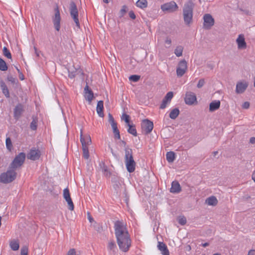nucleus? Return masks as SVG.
Listing matches in <instances>:
<instances>
[{
  "mask_svg": "<svg viewBox=\"0 0 255 255\" xmlns=\"http://www.w3.org/2000/svg\"><path fill=\"white\" fill-rule=\"evenodd\" d=\"M114 228L120 249L124 252H127L131 246V240L128 232L125 228L123 223L119 221L115 222Z\"/></svg>",
  "mask_w": 255,
  "mask_h": 255,
  "instance_id": "obj_1",
  "label": "nucleus"
},
{
  "mask_svg": "<svg viewBox=\"0 0 255 255\" xmlns=\"http://www.w3.org/2000/svg\"><path fill=\"white\" fill-rule=\"evenodd\" d=\"M195 4L192 0L186 2L183 8V15L184 23L190 25L193 21V9Z\"/></svg>",
  "mask_w": 255,
  "mask_h": 255,
  "instance_id": "obj_2",
  "label": "nucleus"
},
{
  "mask_svg": "<svg viewBox=\"0 0 255 255\" xmlns=\"http://www.w3.org/2000/svg\"><path fill=\"white\" fill-rule=\"evenodd\" d=\"M125 151V164L127 169L129 173L134 171L136 163L134 161L132 155V150L129 147H126Z\"/></svg>",
  "mask_w": 255,
  "mask_h": 255,
  "instance_id": "obj_3",
  "label": "nucleus"
},
{
  "mask_svg": "<svg viewBox=\"0 0 255 255\" xmlns=\"http://www.w3.org/2000/svg\"><path fill=\"white\" fill-rule=\"evenodd\" d=\"M16 175L17 173L15 170L9 166L6 172L0 174V182L3 184L11 183L15 179Z\"/></svg>",
  "mask_w": 255,
  "mask_h": 255,
  "instance_id": "obj_4",
  "label": "nucleus"
},
{
  "mask_svg": "<svg viewBox=\"0 0 255 255\" xmlns=\"http://www.w3.org/2000/svg\"><path fill=\"white\" fill-rule=\"evenodd\" d=\"M25 159V154L24 152H20L16 155L12 162L10 164L9 167L14 170L20 167L23 164Z\"/></svg>",
  "mask_w": 255,
  "mask_h": 255,
  "instance_id": "obj_5",
  "label": "nucleus"
},
{
  "mask_svg": "<svg viewBox=\"0 0 255 255\" xmlns=\"http://www.w3.org/2000/svg\"><path fill=\"white\" fill-rule=\"evenodd\" d=\"M70 15L74 21L76 26L78 28L80 27V24L78 19V11L75 3L72 1L70 3Z\"/></svg>",
  "mask_w": 255,
  "mask_h": 255,
  "instance_id": "obj_6",
  "label": "nucleus"
},
{
  "mask_svg": "<svg viewBox=\"0 0 255 255\" xmlns=\"http://www.w3.org/2000/svg\"><path fill=\"white\" fill-rule=\"evenodd\" d=\"M161 9L164 12L172 13L178 10V6L175 1H171L162 4Z\"/></svg>",
  "mask_w": 255,
  "mask_h": 255,
  "instance_id": "obj_7",
  "label": "nucleus"
},
{
  "mask_svg": "<svg viewBox=\"0 0 255 255\" xmlns=\"http://www.w3.org/2000/svg\"><path fill=\"white\" fill-rule=\"evenodd\" d=\"M54 15L52 17V22L56 30L59 31L60 29L61 16L58 5L54 8Z\"/></svg>",
  "mask_w": 255,
  "mask_h": 255,
  "instance_id": "obj_8",
  "label": "nucleus"
},
{
  "mask_svg": "<svg viewBox=\"0 0 255 255\" xmlns=\"http://www.w3.org/2000/svg\"><path fill=\"white\" fill-rule=\"evenodd\" d=\"M141 127L144 134H148L150 133L153 128V123L148 119H144L142 120Z\"/></svg>",
  "mask_w": 255,
  "mask_h": 255,
  "instance_id": "obj_9",
  "label": "nucleus"
},
{
  "mask_svg": "<svg viewBox=\"0 0 255 255\" xmlns=\"http://www.w3.org/2000/svg\"><path fill=\"white\" fill-rule=\"evenodd\" d=\"M187 70V63L185 59L179 61L176 69V73L178 77H181L186 73Z\"/></svg>",
  "mask_w": 255,
  "mask_h": 255,
  "instance_id": "obj_10",
  "label": "nucleus"
},
{
  "mask_svg": "<svg viewBox=\"0 0 255 255\" xmlns=\"http://www.w3.org/2000/svg\"><path fill=\"white\" fill-rule=\"evenodd\" d=\"M203 28L206 29H210L214 25L215 20L210 14H205L203 16Z\"/></svg>",
  "mask_w": 255,
  "mask_h": 255,
  "instance_id": "obj_11",
  "label": "nucleus"
},
{
  "mask_svg": "<svg viewBox=\"0 0 255 255\" xmlns=\"http://www.w3.org/2000/svg\"><path fill=\"white\" fill-rule=\"evenodd\" d=\"M196 95L191 92H187L185 94L184 101L185 103L188 105H192L197 101Z\"/></svg>",
  "mask_w": 255,
  "mask_h": 255,
  "instance_id": "obj_12",
  "label": "nucleus"
},
{
  "mask_svg": "<svg viewBox=\"0 0 255 255\" xmlns=\"http://www.w3.org/2000/svg\"><path fill=\"white\" fill-rule=\"evenodd\" d=\"M24 111V110L23 105L21 104H17L14 109L13 117L14 119L17 120H18L20 118Z\"/></svg>",
  "mask_w": 255,
  "mask_h": 255,
  "instance_id": "obj_13",
  "label": "nucleus"
},
{
  "mask_svg": "<svg viewBox=\"0 0 255 255\" xmlns=\"http://www.w3.org/2000/svg\"><path fill=\"white\" fill-rule=\"evenodd\" d=\"M84 93L85 99L87 100L89 103H91L94 98V93L92 90L89 88L87 83L84 88Z\"/></svg>",
  "mask_w": 255,
  "mask_h": 255,
  "instance_id": "obj_14",
  "label": "nucleus"
},
{
  "mask_svg": "<svg viewBox=\"0 0 255 255\" xmlns=\"http://www.w3.org/2000/svg\"><path fill=\"white\" fill-rule=\"evenodd\" d=\"M40 156V151L38 149H31L27 155L28 159L32 160L38 159Z\"/></svg>",
  "mask_w": 255,
  "mask_h": 255,
  "instance_id": "obj_15",
  "label": "nucleus"
},
{
  "mask_svg": "<svg viewBox=\"0 0 255 255\" xmlns=\"http://www.w3.org/2000/svg\"><path fill=\"white\" fill-rule=\"evenodd\" d=\"M173 97V93L172 92H168L165 97L163 98L162 103L160 105V108L164 109L166 108L168 103H169Z\"/></svg>",
  "mask_w": 255,
  "mask_h": 255,
  "instance_id": "obj_16",
  "label": "nucleus"
},
{
  "mask_svg": "<svg viewBox=\"0 0 255 255\" xmlns=\"http://www.w3.org/2000/svg\"><path fill=\"white\" fill-rule=\"evenodd\" d=\"M239 49H245L247 47V43L245 41L244 36L242 34L239 35L236 40Z\"/></svg>",
  "mask_w": 255,
  "mask_h": 255,
  "instance_id": "obj_17",
  "label": "nucleus"
},
{
  "mask_svg": "<svg viewBox=\"0 0 255 255\" xmlns=\"http://www.w3.org/2000/svg\"><path fill=\"white\" fill-rule=\"evenodd\" d=\"M80 141L82 146H83V144L88 146V145L90 144L92 142L91 138L89 135H86L85 136L83 135L82 129H81Z\"/></svg>",
  "mask_w": 255,
  "mask_h": 255,
  "instance_id": "obj_18",
  "label": "nucleus"
},
{
  "mask_svg": "<svg viewBox=\"0 0 255 255\" xmlns=\"http://www.w3.org/2000/svg\"><path fill=\"white\" fill-rule=\"evenodd\" d=\"M248 86L247 82H239L237 84L236 91L238 94H241L244 92Z\"/></svg>",
  "mask_w": 255,
  "mask_h": 255,
  "instance_id": "obj_19",
  "label": "nucleus"
},
{
  "mask_svg": "<svg viewBox=\"0 0 255 255\" xmlns=\"http://www.w3.org/2000/svg\"><path fill=\"white\" fill-rule=\"evenodd\" d=\"M157 248L163 255H169L167 247L163 242H158Z\"/></svg>",
  "mask_w": 255,
  "mask_h": 255,
  "instance_id": "obj_20",
  "label": "nucleus"
},
{
  "mask_svg": "<svg viewBox=\"0 0 255 255\" xmlns=\"http://www.w3.org/2000/svg\"><path fill=\"white\" fill-rule=\"evenodd\" d=\"M181 190V188L179 182L177 181H174L171 184L170 192L173 193H179Z\"/></svg>",
  "mask_w": 255,
  "mask_h": 255,
  "instance_id": "obj_21",
  "label": "nucleus"
},
{
  "mask_svg": "<svg viewBox=\"0 0 255 255\" xmlns=\"http://www.w3.org/2000/svg\"><path fill=\"white\" fill-rule=\"evenodd\" d=\"M104 109V102L103 101H98L97 105L96 110L97 114L100 117H104V114L103 113Z\"/></svg>",
  "mask_w": 255,
  "mask_h": 255,
  "instance_id": "obj_22",
  "label": "nucleus"
},
{
  "mask_svg": "<svg viewBox=\"0 0 255 255\" xmlns=\"http://www.w3.org/2000/svg\"><path fill=\"white\" fill-rule=\"evenodd\" d=\"M220 104L221 103L220 101L215 100L212 102L209 105L210 112H212L219 109L220 107Z\"/></svg>",
  "mask_w": 255,
  "mask_h": 255,
  "instance_id": "obj_23",
  "label": "nucleus"
},
{
  "mask_svg": "<svg viewBox=\"0 0 255 255\" xmlns=\"http://www.w3.org/2000/svg\"><path fill=\"white\" fill-rule=\"evenodd\" d=\"M127 126L128 128V132L129 133L133 135V136H137V132H136V129L135 128V125L132 123H131L130 124H128Z\"/></svg>",
  "mask_w": 255,
  "mask_h": 255,
  "instance_id": "obj_24",
  "label": "nucleus"
},
{
  "mask_svg": "<svg viewBox=\"0 0 255 255\" xmlns=\"http://www.w3.org/2000/svg\"><path fill=\"white\" fill-rule=\"evenodd\" d=\"M0 87L2 90L3 94L5 95V96L6 98H9L10 96H9V93L8 89L7 87V86L6 85L5 83L2 81H1L0 82Z\"/></svg>",
  "mask_w": 255,
  "mask_h": 255,
  "instance_id": "obj_25",
  "label": "nucleus"
},
{
  "mask_svg": "<svg viewBox=\"0 0 255 255\" xmlns=\"http://www.w3.org/2000/svg\"><path fill=\"white\" fill-rule=\"evenodd\" d=\"M206 203L209 205L216 206L218 203V200L216 197L212 196L207 198Z\"/></svg>",
  "mask_w": 255,
  "mask_h": 255,
  "instance_id": "obj_26",
  "label": "nucleus"
},
{
  "mask_svg": "<svg viewBox=\"0 0 255 255\" xmlns=\"http://www.w3.org/2000/svg\"><path fill=\"white\" fill-rule=\"evenodd\" d=\"M166 157L168 162H172L175 159V154L173 151H168L166 153Z\"/></svg>",
  "mask_w": 255,
  "mask_h": 255,
  "instance_id": "obj_27",
  "label": "nucleus"
},
{
  "mask_svg": "<svg viewBox=\"0 0 255 255\" xmlns=\"http://www.w3.org/2000/svg\"><path fill=\"white\" fill-rule=\"evenodd\" d=\"M180 111L178 108H175L171 111L169 117L171 119L175 120L179 115Z\"/></svg>",
  "mask_w": 255,
  "mask_h": 255,
  "instance_id": "obj_28",
  "label": "nucleus"
},
{
  "mask_svg": "<svg viewBox=\"0 0 255 255\" xmlns=\"http://www.w3.org/2000/svg\"><path fill=\"white\" fill-rule=\"evenodd\" d=\"M32 121L30 125V128L32 130H35L37 128L38 119L36 117L32 116Z\"/></svg>",
  "mask_w": 255,
  "mask_h": 255,
  "instance_id": "obj_29",
  "label": "nucleus"
},
{
  "mask_svg": "<svg viewBox=\"0 0 255 255\" xmlns=\"http://www.w3.org/2000/svg\"><path fill=\"white\" fill-rule=\"evenodd\" d=\"M136 5L137 7L144 8L147 6V1L146 0H138Z\"/></svg>",
  "mask_w": 255,
  "mask_h": 255,
  "instance_id": "obj_30",
  "label": "nucleus"
},
{
  "mask_svg": "<svg viewBox=\"0 0 255 255\" xmlns=\"http://www.w3.org/2000/svg\"><path fill=\"white\" fill-rule=\"evenodd\" d=\"M10 247L13 251L18 250L19 247L18 242L15 240L11 241L10 243Z\"/></svg>",
  "mask_w": 255,
  "mask_h": 255,
  "instance_id": "obj_31",
  "label": "nucleus"
},
{
  "mask_svg": "<svg viewBox=\"0 0 255 255\" xmlns=\"http://www.w3.org/2000/svg\"><path fill=\"white\" fill-rule=\"evenodd\" d=\"M183 50V46L179 45L176 47L174 50V53L177 57H180L182 55Z\"/></svg>",
  "mask_w": 255,
  "mask_h": 255,
  "instance_id": "obj_32",
  "label": "nucleus"
},
{
  "mask_svg": "<svg viewBox=\"0 0 255 255\" xmlns=\"http://www.w3.org/2000/svg\"><path fill=\"white\" fill-rule=\"evenodd\" d=\"M108 249L114 252L115 250L117 249V246L114 240H110L108 245Z\"/></svg>",
  "mask_w": 255,
  "mask_h": 255,
  "instance_id": "obj_33",
  "label": "nucleus"
},
{
  "mask_svg": "<svg viewBox=\"0 0 255 255\" xmlns=\"http://www.w3.org/2000/svg\"><path fill=\"white\" fill-rule=\"evenodd\" d=\"M82 150L83 157L85 159H88L89 157V153L88 146L84 145V144H83V146H82Z\"/></svg>",
  "mask_w": 255,
  "mask_h": 255,
  "instance_id": "obj_34",
  "label": "nucleus"
},
{
  "mask_svg": "<svg viewBox=\"0 0 255 255\" xmlns=\"http://www.w3.org/2000/svg\"><path fill=\"white\" fill-rule=\"evenodd\" d=\"M7 70V66L6 62L1 58H0V70L6 71Z\"/></svg>",
  "mask_w": 255,
  "mask_h": 255,
  "instance_id": "obj_35",
  "label": "nucleus"
},
{
  "mask_svg": "<svg viewBox=\"0 0 255 255\" xmlns=\"http://www.w3.org/2000/svg\"><path fill=\"white\" fill-rule=\"evenodd\" d=\"M2 52L4 56L6 57L8 59H11V54L9 50L6 47H3Z\"/></svg>",
  "mask_w": 255,
  "mask_h": 255,
  "instance_id": "obj_36",
  "label": "nucleus"
},
{
  "mask_svg": "<svg viewBox=\"0 0 255 255\" xmlns=\"http://www.w3.org/2000/svg\"><path fill=\"white\" fill-rule=\"evenodd\" d=\"M128 7L126 5H124L122 6V9L120 10L119 12V17H122L127 12Z\"/></svg>",
  "mask_w": 255,
  "mask_h": 255,
  "instance_id": "obj_37",
  "label": "nucleus"
},
{
  "mask_svg": "<svg viewBox=\"0 0 255 255\" xmlns=\"http://www.w3.org/2000/svg\"><path fill=\"white\" fill-rule=\"evenodd\" d=\"M122 119L124 120L127 125L130 124V117L129 115L126 114H123L122 117Z\"/></svg>",
  "mask_w": 255,
  "mask_h": 255,
  "instance_id": "obj_38",
  "label": "nucleus"
},
{
  "mask_svg": "<svg viewBox=\"0 0 255 255\" xmlns=\"http://www.w3.org/2000/svg\"><path fill=\"white\" fill-rule=\"evenodd\" d=\"M94 227L95 229L99 233H101L103 231V228L101 224L95 223Z\"/></svg>",
  "mask_w": 255,
  "mask_h": 255,
  "instance_id": "obj_39",
  "label": "nucleus"
},
{
  "mask_svg": "<svg viewBox=\"0 0 255 255\" xmlns=\"http://www.w3.org/2000/svg\"><path fill=\"white\" fill-rule=\"evenodd\" d=\"M63 197L65 200L71 198L69 190L67 188L64 189L63 190Z\"/></svg>",
  "mask_w": 255,
  "mask_h": 255,
  "instance_id": "obj_40",
  "label": "nucleus"
},
{
  "mask_svg": "<svg viewBox=\"0 0 255 255\" xmlns=\"http://www.w3.org/2000/svg\"><path fill=\"white\" fill-rule=\"evenodd\" d=\"M5 142L6 148H7V149L10 151L12 147V145L10 137H7L6 138Z\"/></svg>",
  "mask_w": 255,
  "mask_h": 255,
  "instance_id": "obj_41",
  "label": "nucleus"
},
{
  "mask_svg": "<svg viewBox=\"0 0 255 255\" xmlns=\"http://www.w3.org/2000/svg\"><path fill=\"white\" fill-rule=\"evenodd\" d=\"M65 200L67 201V204L68 205V209L71 211L73 210L74 208V206L71 198H69Z\"/></svg>",
  "mask_w": 255,
  "mask_h": 255,
  "instance_id": "obj_42",
  "label": "nucleus"
},
{
  "mask_svg": "<svg viewBox=\"0 0 255 255\" xmlns=\"http://www.w3.org/2000/svg\"><path fill=\"white\" fill-rule=\"evenodd\" d=\"M178 222L181 225H184L186 224L187 220L184 216H180L178 218Z\"/></svg>",
  "mask_w": 255,
  "mask_h": 255,
  "instance_id": "obj_43",
  "label": "nucleus"
},
{
  "mask_svg": "<svg viewBox=\"0 0 255 255\" xmlns=\"http://www.w3.org/2000/svg\"><path fill=\"white\" fill-rule=\"evenodd\" d=\"M140 78V76L139 75H131L129 77V80H130L131 81L136 82H137L139 80Z\"/></svg>",
  "mask_w": 255,
  "mask_h": 255,
  "instance_id": "obj_44",
  "label": "nucleus"
},
{
  "mask_svg": "<svg viewBox=\"0 0 255 255\" xmlns=\"http://www.w3.org/2000/svg\"><path fill=\"white\" fill-rule=\"evenodd\" d=\"M28 249L27 246H23L20 250V255H28Z\"/></svg>",
  "mask_w": 255,
  "mask_h": 255,
  "instance_id": "obj_45",
  "label": "nucleus"
},
{
  "mask_svg": "<svg viewBox=\"0 0 255 255\" xmlns=\"http://www.w3.org/2000/svg\"><path fill=\"white\" fill-rule=\"evenodd\" d=\"M108 118H109V122L111 124V126L117 124V123L115 121V120H114L113 116L111 114H109Z\"/></svg>",
  "mask_w": 255,
  "mask_h": 255,
  "instance_id": "obj_46",
  "label": "nucleus"
},
{
  "mask_svg": "<svg viewBox=\"0 0 255 255\" xmlns=\"http://www.w3.org/2000/svg\"><path fill=\"white\" fill-rule=\"evenodd\" d=\"M205 82L204 79H201L198 81V83L197 84V87L198 88H202L205 84Z\"/></svg>",
  "mask_w": 255,
  "mask_h": 255,
  "instance_id": "obj_47",
  "label": "nucleus"
},
{
  "mask_svg": "<svg viewBox=\"0 0 255 255\" xmlns=\"http://www.w3.org/2000/svg\"><path fill=\"white\" fill-rule=\"evenodd\" d=\"M7 79L8 81L10 82L12 84H14L17 81V79L14 77H13L11 75H8L7 77Z\"/></svg>",
  "mask_w": 255,
  "mask_h": 255,
  "instance_id": "obj_48",
  "label": "nucleus"
},
{
  "mask_svg": "<svg viewBox=\"0 0 255 255\" xmlns=\"http://www.w3.org/2000/svg\"><path fill=\"white\" fill-rule=\"evenodd\" d=\"M112 128H113V131L114 134H115L117 132H120V131L118 128V127H117V124L114 125V126H112Z\"/></svg>",
  "mask_w": 255,
  "mask_h": 255,
  "instance_id": "obj_49",
  "label": "nucleus"
},
{
  "mask_svg": "<svg viewBox=\"0 0 255 255\" xmlns=\"http://www.w3.org/2000/svg\"><path fill=\"white\" fill-rule=\"evenodd\" d=\"M129 16L132 19H134L136 18L135 14L134 12L132 10L130 11L128 13Z\"/></svg>",
  "mask_w": 255,
  "mask_h": 255,
  "instance_id": "obj_50",
  "label": "nucleus"
},
{
  "mask_svg": "<svg viewBox=\"0 0 255 255\" xmlns=\"http://www.w3.org/2000/svg\"><path fill=\"white\" fill-rule=\"evenodd\" d=\"M250 103L248 102H245L242 105V108L245 109H247L250 107Z\"/></svg>",
  "mask_w": 255,
  "mask_h": 255,
  "instance_id": "obj_51",
  "label": "nucleus"
},
{
  "mask_svg": "<svg viewBox=\"0 0 255 255\" xmlns=\"http://www.w3.org/2000/svg\"><path fill=\"white\" fill-rule=\"evenodd\" d=\"M69 72V77L72 79L73 78H74L76 76V71H73V72H70L69 70L68 71Z\"/></svg>",
  "mask_w": 255,
  "mask_h": 255,
  "instance_id": "obj_52",
  "label": "nucleus"
},
{
  "mask_svg": "<svg viewBox=\"0 0 255 255\" xmlns=\"http://www.w3.org/2000/svg\"><path fill=\"white\" fill-rule=\"evenodd\" d=\"M66 255H76V252L75 249H70L67 253Z\"/></svg>",
  "mask_w": 255,
  "mask_h": 255,
  "instance_id": "obj_53",
  "label": "nucleus"
},
{
  "mask_svg": "<svg viewBox=\"0 0 255 255\" xmlns=\"http://www.w3.org/2000/svg\"><path fill=\"white\" fill-rule=\"evenodd\" d=\"M88 218L90 223H92L94 221V219L90 215V213H88Z\"/></svg>",
  "mask_w": 255,
  "mask_h": 255,
  "instance_id": "obj_54",
  "label": "nucleus"
},
{
  "mask_svg": "<svg viewBox=\"0 0 255 255\" xmlns=\"http://www.w3.org/2000/svg\"><path fill=\"white\" fill-rule=\"evenodd\" d=\"M165 42L168 44L169 45H170L171 43V40L170 38H169V37H167L165 41Z\"/></svg>",
  "mask_w": 255,
  "mask_h": 255,
  "instance_id": "obj_55",
  "label": "nucleus"
},
{
  "mask_svg": "<svg viewBox=\"0 0 255 255\" xmlns=\"http://www.w3.org/2000/svg\"><path fill=\"white\" fill-rule=\"evenodd\" d=\"M114 137L115 138H117V139H120L121 136H120V132H117V133L114 134Z\"/></svg>",
  "mask_w": 255,
  "mask_h": 255,
  "instance_id": "obj_56",
  "label": "nucleus"
},
{
  "mask_svg": "<svg viewBox=\"0 0 255 255\" xmlns=\"http://www.w3.org/2000/svg\"><path fill=\"white\" fill-rule=\"evenodd\" d=\"M248 255H255V250H250L249 252Z\"/></svg>",
  "mask_w": 255,
  "mask_h": 255,
  "instance_id": "obj_57",
  "label": "nucleus"
},
{
  "mask_svg": "<svg viewBox=\"0 0 255 255\" xmlns=\"http://www.w3.org/2000/svg\"><path fill=\"white\" fill-rule=\"evenodd\" d=\"M250 142L252 144L255 143V137H251L250 139Z\"/></svg>",
  "mask_w": 255,
  "mask_h": 255,
  "instance_id": "obj_58",
  "label": "nucleus"
},
{
  "mask_svg": "<svg viewBox=\"0 0 255 255\" xmlns=\"http://www.w3.org/2000/svg\"><path fill=\"white\" fill-rule=\"evenodd\" d=\"M34 49L35 51V53L36 54V56L38 57L39 56V52L37 50V49L35 46L34 47Z\"/></svg>",
  "mask_w": 255,
  "mask_h": 255,
  "instance_id": "obj_59",
  "label": "nucleus"
},
{
  "mask_svg": "<svg viewBox=\"0 0 255 255\" xmlns=\"http://www.w3.org/2000/svg\"><path fill=\"white\" fill-rule=\"evenodd\" d=\"M104 170L105 173L106 174V175L107 176L108 175V173H109V171H108V170L107 169V167H104Z\"/></svg>",
  "mask_w": 255,
  "mask_h": 255,
  "instance_id": "obj_60",
  "label": "nucleus"
},
{
  "mask_svg": "<svg viewBox=\"0 0 255 255\" xmlns=\"http://www.w3.org/2000/svg\"><path fill=\"white\" fill-rule=\"evenodd\" d=\"M19 78L23 80L24 79V75L22 74V73H20L19 74Z\"/></svg>",
  "mask_w": 255,
  "mask_h": 255,
  "instance_id": "obj_61",
  "label": "nucleus"
},
{
  "mask_svg": "<svg viewBox=\"0 0 255 255\" xmlns=\"http://www.w3.org/2000/svg\"><path fill=\"white\" fill-rule=\"evenodd\" d=\"M207 67L211 69H213L214 67L213 65L211 64H208Z\"/></svg>",
  "mask_w": 255,
  "mask_h": 255,
  "instance_id": "obj_62",
  "label": "nucleus"
},
{
  "mask_svg": "<svg viewBox=\"0 0 255 255\" xmlns=\"http://www.w3.org/2000/svg\"><path fill=\"white\" fill-rule=\"evenodd\" d=\"M252 178L255 182V170L254 171L253 175H252Z\"/></svg>",
  "mask_w": 255,
  "mask_h": 255,
  "instance_id": "obj_63",
  "label": "nucleus"
},
{
  "mask_svg": "<svg viewBox=\"0 0 255 255\" xmlns=\"http://www.w3.org/2000/svg\"><path fill=\"white\" fill-rule=\"evenodd\" d=\"M209 245V244L208 243H205L204 244H202V246L203 247H206Z\"/></svg>",
  "mask_w": 255,
  "mask_h": 255,
  "instance_id": "obj_64",
  "label": "nucleus"
}]
</instances>
